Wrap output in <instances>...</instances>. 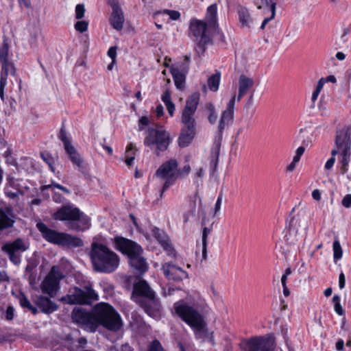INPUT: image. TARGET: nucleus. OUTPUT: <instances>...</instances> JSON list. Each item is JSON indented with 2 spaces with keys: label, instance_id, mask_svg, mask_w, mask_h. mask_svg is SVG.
<instances>
[{
  "label": "nucleus",
  "instance_id": "nucleus-1",
  "mask_svg": "<svg viewBox=\"0 0 351 351\" xmlns=\"http://www.w3.org/2000/svg\"><path fill=\"white\" fill-rule=\"evenodd\" d=\"M88 255L93 271L96 272L110 274L119 265V256L104 243L92 242Z\"/></svg>",
  "mask_w": 351,
  "mask_h": 351
},
{
  "label": "nucleus",
  "instance_id": "nucleus-2",
  "mask_svg": "<svg viewBox=\"0 0 351 351\" xmlns=\"http://www.w3.org/2000/svg\"><path fill=\"white\" fill-rule=\"evenodd\" d=\"M115 249L128 258L132 268L136 273L143 274L148 269V264L143 256V249L136 242L121 236H117L113 239Z\"/></svg>",
  "mask_w": 351,
  "mask_h": 351
},
{
  "label": "nucleus",
  "instance_id": "nucleus-3",
  "mask_svg": "<svg viewBox=\"0 0 351 351\" xmlns=\"http://www.w3.org/2000/svg\"><path fill=\"white\" fill-rule=\"evenodd\" d=\"M176 314L193 330L197 339L207 335V324L203 315L193 306L180 301L173 305Z\"/></svg>",
  "mask_w": 351,
  "mask_h": 351
},
{
  "label": "nucleus",
  "instance_id": "nucleus-4",
  "mask_svg": "<svg viewBox=\"0 0 351 351\" xmlns=\"http://www.w3.org/2000/svg\"><path fill=\"white\" fill-rule=\"evenodd\" d=\"M199 101V94L193 93L186 101L182 114V122L184 125L178 138L180 147H186L192 142L195 135V119L194 114Z\"/></svg>",
  "mask_w": 351,
  "mask_h": 351
},
{
  "label": "nucleus",
  "instance_id": "nucleus-5",
  "mask_svg": "<svg viewBox=\"0 0 351 351\" xmlns=\"http://www.w3.org/2000/svg\"><path fill=\"white\" fill-rule=\"evenodd\" d=\"M95 325L102 326L108 330L117 332L123 326V321L116 309L108 303H99L95 306Z\"/></svg>",
  "mask_w": 351,
  "mask_h": 351
},
{
  "label": "nucleus",
  "instance_id": "nucleus-6",
  "mask_svg": "<svg viewBox=\"0 0 351 351\" xmlns=\"http://www.w3.org/2000/svg\"><path fill=\"white\" fill-rule=\"evenodd\" d=\"M36 228L40 232L43 238L51 244L67 248L80 247L84 245V241L80 237L51 229L43 222L37 223Z\"/></svg>",
  "mask_w": 351,
  "mask_h": 351
},
{
  "label": "nucleus",
  "instance_id": "nucleus-7",
  "mask_svg": "<svg viewBox=\"0 0 351 351\" xmlns=\"http://www.w3.org/2000/svg\"><path fill=\"white\" fill-rule=\"evenodd\" d=\"M235 99L236 97L233 95L221 115L218 125L219 138L215 140L210 150V167L213 169H216L219 161L222 132L227 126L232 123L234 119Z\"/></svg>",
  "mask_w": 351,
  "mask_h": 351
},
{
  "label": "nucleus",
  "instance_id": "nucleus-8",
  "mask_svg": "<svg viewBox=\"0 0 351 351\" xmlns=\"http://www.w3.org/2000/svg\"><path fill=\"white\" fill-rule=\"evenodd\" d=\"M350 132L349 128H343L337 132L335 139V148L331 152V157L340 154L339 162L341 163V171L345 173L348 171V166L350 162Z\"/></svg>",
  "mask_w": 351,
  "mask_h": 351
},
{
  "label": "nucleus",
  "instance_id": "nucleus-9",
  "mask_svg": "<svg viewBox=\"0 0 351 351\" xmlns=\"http://www.w3.org/2000/svg\"><path fill=\"white\" fill-rule=\"evenodd\" d=\"M221 204V199H217V202L214 205V208H213L212 205L209 202H206V201H202V199H199V206L198 209V213L199 215L202 217V226H204L202 230V257L204 260L206 259L207 256V245H208V236L210 234L213 230V223L210 225V227H206V213L212 215L213 217H215L217 213L220 210Z\"/></svg>",
  "mask_w": 351,
  "mask_h": 351
},
{
  "label": "nucleus",
  "instance_id": "nucleus-10",
  "mask_svg": "<svg viewBox=\"0 0 351 351\" xmlns=\"http://www.w3.org/2000/svg\"><path fill=\"white\" fill-rule=\"evenodd\" d=\"M65 208V220L66 226L70 230L84 232L90 226V218L73 204L63 205Z\"/></svg>",
  "mask_w": 351,
  "mask_h": 351
},
{
  "label": "nucleus",
  "instance_id": "nucleus-11",
  "mask_svg": "<svg viewBox=\"0 0 351 351\" xmlns=\"http://www.w3.org/2000/svg\"><path fill=\"white\" fill-rule=\"evenodd\" d=\"M190 34L197 42L198 49L203 53L205 51L204 46L210 43L215 28H210V25L206 22L197 19H192L189 25Z\"/></svg>",
  "mask_w": 351,
  "mask_h": 351
},
{
  "label": "nucleus",
  "instance_id": "nucleus-12",
  "mask_svg": "<svg viewBox=\"0 0 351 351\" xmlns=\"http://www.w3.org/2000/svg\"><path fill=\"white\" fill-rule=\"evenodd\" d=\"M170 141L169 134L162 128H149L144 144L151 149H155L156 155L159 156L160 152L167 149Z\"/></svg>",
  "mask_w": 351,
  "mask_h": 351
},
{
  "label": "nucleus",
  "instance_id": "nucleus-13",
  "mask_svg": "<svg viewBox=\"0 0 351 351\" xmlns=\"http://www.w3.org/2000/svg\"><path fill=\"white\" fill-rule=\"evenodd\" d=\"M98 295L91 287H85V290L75 287L71 294L61 298V301L69 304H89L97 300Z\"/></svg>",
  "mask_w": 351,
  "mask_h": 351
},
{
  "label": "nucleus",
  "instance_id": "nucleus-14",
  "mask_svg": "<svg viewBox=\"0 0 351 351\" xmlns=\"http://www.w3.org/2000/svg\"><path fill=\"white\" fill-rule=\"evenodd\" d=\"M178 161L176 159L171 158L162 163L156 170V175L157 176L166 179L163 185V189H167L178 180Z\"/></svg>",
  "mask_w": 351,
  "mask_h": 351
},
{
  "label": "nucleus",
  "instance_id": "nucleus-15",
  "mask_svg": "<svg viewBox=\"0 0 351 351\" xmlns=\"http://www.w3.org/2000/svg\"><path fill=\"white\" fill-rule=\"evenodd\" d=\"M275 348V338L272 335L258 336L248 339L244 351H273Z\"/></svg>",
  "mask_w": 351,
  "mask_h": 351
},
{
  "label": "nucleus",
  "instance_id": "nucleus-16",
  "mask_svg": "<svg viewBox=\"0 0 351 351\" xmlns=\"http://www.w3.org/2000/svg\"><path fill=\"white\" fill-rule=\"evenodd\" d=\"M71 318L75 324L95 328V307L92 311H88L82 307H75L71 313Z\"/></svg>",
  "mask_w": 351,
  "mask_h": 351
},
{
  "label": "nucleus",
  "instance_id": "nucleus-17",
  "mask_svg": "<svg viewBox=\"0 0 351 351\" xmlns=\"http://www.w3.org/2000/svg\"><path fill=\"white\" fill-rule=\"evenodd\" d=\"M136 302L144 311L152 317L159 316L161 310V303L156 294L148 298H139Z\"/></svg>",
  "mask_w": 351,
  "mask_h": 351
},
{
  "label": "nucleus",
  "instance_id": "nucleus-18",
  "mask_svg": "<svg viewBox=\"0 0 351 351\" xmlns=\"http://www.w3.org/2000/svg\"><path fill=\"white\" fill-rule=\"evenodd\" d=\"M108 3L112 8L110 23L114 29L121 31L123 27L125 18L119 0H108Z\"/></svg>",
  "mask_w": 351,
  "mask_h": 351
},
{
  "label": "nucleus",
  "instance_id": "nucleus-19",
  "mask_svg": "<svg viewBox=\"0 0 351 351\" xmlns=\"http://www.w3.org/2000/svg\"><path fill=\"white\" fill-rule=\"evenodd\" d=\"M22 180L9 178L5 186V194L8 197H17L27 195L29 188L21 184Z\"/></svg>",
  "mask_w": 351,
  "mask_h": 351
},
{
  "label": "nucleus",
  "instance_id": "nucleus-20",
  "mask_svg": "<svg viewBox=\"0 0 351 351\" xmlns=\"http://www.w3.org/2000/svg\"><path fill=\"white\" fill-rule=\"evenodd\" d=\"M186 63H183L182 65H176L171 67V73L172 74L175 85L179 88L182 89L185 83V75L189 70V63L190 58L188 56H185Z\"/></svg>",
  "mask_w": 351,
  "mask_h": 351
},
{
  "label": "nucleus",
  "instance_id": "nucleus-21",
  "mask_svg": "<svg viewBox=\"0 0 351 351\" xmlns=\"http://www.w3.org/2000/svg\"><path fill=\"white\" fill-rule=\"evenodd\" d=\"M162 270L169 280L179 282L188 278V274L184 270L171 263H165Z\"/></svg>",
  "mask_w": 351,
  "mask_h": 351
},
{
  "label": "nucleus",
  "instance_id": "nucleus-22",
  "mask_svg": "<svg viewBox=\"0 0 351 351\" xmlns=\"http://www.w3.org/2000/svg\"><path fill=\"white\" fill-rule=\"evenodd\" d=\"M0 64L1 65L0 81L7 82L8 73L15 75L16 70L12 62L8 60V49L3 47L0 50Z\"/></svg>",
  "mask_w": 351,
  "mask_h": 351
},
{
  "label": "nucleus",
  "instance_id": "nucleus-23",
  "mask_svg": "<svg viewBox=\"0 0 351 351\" xmlns=\"http://www.w3.org/2000/svg\"><path fill=\"white\" fill-rule=\"evenodd\" d=\"M156 293L151 289L145 280H140L133 285L132 298L138 300L139 298H148Z\"/></svg>",
  "mask_w": 351,
  "mask_h": 351
},
{
  "label": "nucleus",
  "instance_id": "nucleus-24",
  "mask_svg": "<svg viewBox=\"0 0 351 351\" xmlns=\"http://www.w3.org/2000/svg\"><path fill=\"white\" fill-rule=\"evenodd\" d=\"M152 232L154 238L158 241L163 250L166 251L168 254L171 255L172 254H175V250L172 246L171 242L169 237L163 230L154 227Z\"/></svg>",
  "mask_w": 351,
  "mask_h": 351
},
{
  "label": "nucleus",
  "instance_id": "nucleus-25",
  "mask_svg": "<svg viewBox=\"0 0 351 351\" xmlns=\"http://www.w3.org/2000/svg\"><path fill=\"white\" fill-rule=\"evenodd\" d=\"M15 215L11 206L0 208V232L13 227Z\"/></svg>",
  "mask_w": 351,
  "mask_h": 351
},
{
  "label": "nucleus",
  "instance_id": "nucleus-26",
  "mask_svg": "<svg viewBox=\"0 0 351 351\" xmlns=\"http://www.w3.org/2000/svg\"><path fill=\"white\" fill-rule=\"evenodd\" d=\"M36 304L40 308L41 312L45 314H50L58 308V305L51 301L49 298L39 295L35 300Z\"/></svg>",
  "mask_w": 351,
  "mask_h": 351
},
{
  "label": "nucleus",
  "instance_id": "nucleus-27",
  "mask_svg": "<svg viewBox=\"0 0 351 351\" xmlns=\"http://www.w3.org/2000/svg\"><path fill=\"white\" fill-rule=\"evenodd\" d=\"M253 86L254 80L252 78L248 77L245 75H241L239 78V93L237 100L240 101V99L253 87Z\"/></svg>",
  "mask_w": 351,
  "mask_h": 351
},
{
  "label": "nucleus",
  "instance_id": "nucleus-28",
  "mask_svg": "<svg viewBox=\"0 0 351 351\" xmlns=\"http://www.w3.org/2000/svg\"><path fill=\"white\" fill-rule=\"evenodd\" d=\"M1 249L3 252L19 253L25 252L28 249V246L25 244L23 239L17 238L11 243H5Z\"/></svg>",
  "mask_w": 351,
  "mask_h": 351
},
{
  "label": "nucleus",
  "instance_id": "nucleus-29",
  "mask_svg": "<svg viewBox=\"0 0 351 351\" xmlns=\"http://www.w3.org/2000/svg\"><path fill=\"white\" fill-rule=\"evenodd\" d=\"M64 277L60 267L57 265H53L45 280L59 287L60 282Z\"/></svg>",
  "mask_w": 351,
  "mask_h": 351
},
{
  "label": "nucleus",
  "instance_id": "nucleus-30",
  "mask_svg": "<svg viewBox=\"0 0 351 351\" xmlns=\"http://www.w3.org/2000/svg\"><path fill=\"white\" fill-rule=\"evenodd\" d=\"M217 7L215 3L210 5L207 8V13L206 16V23L210 25V28H215V29L218 25L217 21Z\"/></svg>",
  "mask_w": 351,
  "mask_h": 351
},
{
  "label": "nucleus",
  "instance_id": "nucleus-31",
  "mask_svg": "<svg viewBox=\"0 0 351 351\" xmlns=\"http://www.w3.org/2000/svg\"><path fill=\"white\" fill-rule=\"evenodd\" d=\"M59 189L63 191H65L66 194H70V192L68 189H65L64 186L60 185V184H48L43 186L42 187V191L43 192V195L46 196H52V197H54V196L60 195L57 192L55 191L56 189Z\"/></svg>",
  "mask_w": 351,
  "mask_h": 351
},
{
  "label": "nucleus",
  "instance_id": "nucleus-32",
  "mask_svg": "<svg viewBox=\"0 0 351 351\" xmlns=\"http://www.w3.org/2000/svg\"><path fill=\"white\" fill-rule=\"evenodd\" d=\"M238 14L241 26L243 27H250L252 20L247 9L244 7H240L238 10Z\"/></svg>",
  "mask_w": 351,
  "mask_h": 351
},
{
  "label": "nucleus",
  "instance_id": "nucleus-33",
  "mask_svg": "<svg viewBox=\"0 0 351 351\" xmlns=\"http://www.w3.org/2000/svg\"><path fill=\"white\" fill-rule=\"evenodd\" d=\"M58 289V286L45 280H43L41 285V289L43 293L47 294L50 297L55 296Z\"/></svg>",
  "mask_w": 351,
  "mask_h": 351
},
{
  "label": "nucleus",
  "instance_id": "nucleus-34",
  "mask_svg": "<svg viewBox=\"0 0 351 351\" xmlns=\"http://www.w3.org/2000/svg\"><path fill=\"white\" fill-rule=\"evenodd\" d=\"M134 146L132 143H130L126 148V151L125 153V162L128 166L130 167L133 165L134 159H135V150Z\"/></svg>",
  "mask_w": 351,
  "mask_h": 351
},
{
  "label": "nucleus",
  "instance_id": "nucleus-35",
  "mask_svg": "<svg viewBox=\"0 0 351 351\" xmlns=\"http://www.w3.org/2000/svg\"><path fill=\"white\" fill-rule=\"evenodd\" d=\"M188 210L183 214L184 222L189 221L191 216H193L196 209V202L195 199H189L188 201Z\"/></svg>",
  "mask_w": 351,
  "mask_h": 351
},
{
  "label": "nucleus",
  "instance_id": "nucleus-36",
  "mask_svg": "<svg viewBox=\"0 0 351 351\" xmlns=\"http://www.w3.org/2000/svg\"><path fill=\"white\" fill-rule=\"evenodd\" d=\"M206 108L208 112V121L211 124L215 123L217 121V114L215 110L214 105L211 103L207 104L206 106Z\"/></svg>",
  "mask_w": 351,
  "mask_h": 351
},
{
  "label": "nucleus",
  "instance_id": "nucleus-37",
  "mask_svg": "<svg viewBox=\"0 0 351 351\" xmlns=\"http://www.w3.org/2000/svg\"><path fill=\"white\" fill-rule=\"evenodd\" d=\"M220 77L218 74H215L208 79V86L210 90L217 91L219 88Z\"/></svg>",
  "mask_w": 351,
  "mask_h": 351
},
{
  "label": "nucleus",
  "instance_id": "nucleus-38",
  "mask_svg": "<svg viewBox=\"0 0 351 351\" xmlns=\"http://www.w3.org/2000/svg\"><path fill=\"white\" fill-rule=\"evenodd\" d=\"M333 252H334V260L337 261L341 258L343 252L340 243L338 239H335L333 242Z\"/></svg>",
  "mask_w": 351,
  "mask_h": 351
},
{
  "label": "nucleus",
  "instance_id": "nucleus-39",
  "mask_svg": "<svg viewBox=\"0 0 351 351\" xmlns=\"http://www.w3.org/2000/svg\"><path fill=\"white\" fill-rule=\"evenodd\" d=\"M332 302L334 303V308L335 312L339 315H343L345 311L340 303V297L338 295H335L332 298Z\"/></svg>",
  "mask_w": 351,
  "mask_h": 351
},
{
  "label": "nucleus",
  "instance_id": "nucleus-40",
  "mask_svg": "<svg viewBox=\"0 0 351 351\" xmlns=\"http://www.w3.org/2000/svg\"><path fill=\"white\" fill-rule=\"evenodd\" d=\"M52 217L55 220L64 221L65 220V208H62V206L53 214Z\"/></svg>",
  "mask_w": 351,
  "mask_h": 351
},
{
  "label": "nucleus",
  "instance_id": "nucleus-41",
  "mask_svg": "<svg viewBox=\"0 0 351 351\" xmlns=\"http://www.w3.org/2000/svg\"><path fill=\"white\" fill-rule=\"evenodd\" d=\"M190 171H191V167L189 165H186L181 169L178 168V170H177L178 180L186 177V176L189 175Z\"/></svg>",
  "mask_w": 351,
  "mask_h": 351
},
{
  "label": "nucleus",
  "instance_id": "nucleus-42",
  "mask_svg": "<svg viewBox=\"0 0 351 351\" xmlns=\"http://www.w3.org/2000/svg\"><path fill=\"white\" fill-rule=\"evenodd\" d=\"M9 256L10 261L17 265L21 263V255L19 253L12 252H5Z\"/></svg>",
  "mask_w": 351,
  "mask_h": 351
},
{
  "label": "nucleus",
  "instance_id": "nucleus-43",
  "mask_svg": "<svg viewBox=\"0 0 351 351\" xmlns=\"http://www.w3.org/2000/svg\"><path fill=\"white\" fill-rule=\"evenodd\" d=\"M88 23L86 21H80L75 24V29L81 33L86 32L88 29Z\"/></svg>",
  "mask_w": 351,
  "mask_h": 351
},
{
  "label": "nucleus",
  "instance_id": "nucleus-44",
  "mask_svg": "<svg viewBox=\"0 0 351 351\" xmlns=\"http://www.w3.org/2000/svg\"><path fill=\"white\" fill-rule=\"evenodd\" d=\"M162 12H163V14L168 15L169 16V18L173 21L178 20L180 17V13L176 10L166 9V10H164Z\"/></svg>",
  "mask_w": 351,
  "mask_h": 351
},
{
  "label": "nucleus",
  "instance_id": "nucleus-45",
  "mask_svg": "<svg viewBox=\"0 0 351 351\" xmlns=\"http://www.w3.org/2000/svg\"><path fill=\"white\" fill-rule=\"evenodd\" d=\"M85 8L83 4H77L75 7V18L81 19L84 16Z\"/></svg>",
  "mask_w": 351,
  "mask_h": 351
},
{
  "label": "nucleus",
  "instance_id": "nucleus-46",
  "mask_svg": "<svg viewBox=\"0 0 351 351\" xmlns=\"http://www.w3.org/2000/svg\"><path fill=\"white\" fill-rule=\"evenodd\" d=\"M148 351H165L163 348L162 347L161 343L157 339L154 340L149 348Z\"/></svg>",
  "mask_w": 351,
  "mask_h": 351
},
{
  "label": "nucleus",
  "instance_id": "nucleus-47",
  "mask_svg": "<svg viewBox=\"0 0 351 351\" xmlns=\"http://www.w3.org/2000/svg\"><path fill=\"white\" fill-rule=\"evenodd\" d=\"M20 305L23 308H28L32 304L29 301L28 298L25 296L23 293H21L20 296L19 298Z\"/></svg>",
  "mask_w": 351,
  "mask_h": 351
},
{
  "label": "nucleus",
  "instance_id": "nucleus-48",
  "mask_svg": "<svg viewBox=\"0 0 351 351\" xmlns=\"http://www.w3.org/2000/svg\"><path fill=\"white\" fill-rule=\"evenodd\" d=\"M69 158L74 165H77L78 167H82V159L81 158L77 152H75L73 155L69 156Z\"/></svg>",
  "mask_w": 351,
  "mask_h": 351
},
{
  "label": "nucleus",
  "instance_id": "nucleus-49",
  "mask_svg": "<svg viewBox=\"0 0 351 351\" xmlns=\"http://www.w3.org/2000/svg\"><path fill=\"white\" fill-rule=\"evenodd\" d=\"M150 123L149 119L146 116L141 117L138 120V130L142 131L145 126H147Z\"/></svg>",
  "mask_w": 351,
  "mask_h": 351
},
{
  "label": "nucleus",
  "instance_id": "nucleus-50",
  "mask_svg": "<svg viewBox=\"0 0 351 351\" xmlns=\"http://www.w3.org/2000/svg\"><path fill=\"white\" fill-rule=\"evenodd\" d=\"M41 158L50 167L52 171H53V160L52 157L48 153H42Z\"/></svg>",
  "mask_w": 351,
  "mask_h": 351
},
{
  "label": "nucleus",
  "instance_id": "nucleus-51",
  "mask_svg": "<svg viewBox=\"0 0 351 351\" xmlns=\"http://www.w3.org/2000/svg\"><path fill=\"white\" fill-rule=\"evenodd\" d=\"M64 147L69 156H71V155H73L75 152H77V150L71 143V142L66 143V144L64 145Z\"/></svg>",
  "mask_w": 351,
  "mask_h": 351
},
{
  "label": "nucleus",
  "instance_id": "nucleus-52",
  "mask_svg": "<svg viewBox=\"0 0 351 351\" xmlns=\"http://www.w3.org/2000/svg\"><path fill=\"white\" fill-rule=\"evenodd\" d=\"M261 3L269 7L270 11H276V0H261Z\"/></svg>",
  "mask_w": 351,
  "mask_h": 351
},
{
  "label": "nucleus",
  "instance_id": "nucleus-53",
  "mask_svg": "<svg viewBox=\"0 0 351 351\" xmlns=\"http://www.w3.org/2000/svg\"><path fill=\"white\" fill-rule=\"evenodd\" d=\"M14 308L12 306H9L5 311V319L8 321H11L14 319Z\"/></svg>",
  "mask_w": 351,
  "mask_h": 351
},
{
  "label": "nucleus",
  "instance_id": "nucleus-54",
  "mask_svg": "<svg viewBox=\"0 0 351 351\" xmlns=\"http://www.w3.org/2000/svg\"><path fill=\"white\" fill-rule=\"evenodd\" d=\"M318 109L322 116H328L330 114L329 110L324 105L322 100L320 101L318 105Z\"/></svg>",
  "mask_w": 351,
  "mask_h": 351
},
{
  "label": "nucleus",
  "instance_id": "nucleus-55",
  "mask_svg": "<svg viewBox=\"0 0 351 351\" xmlns=\"http://www.w3.org/2000/svg\"><path fill=\"white\" fill-rule=\"evenodd\" d=\"M304 151H305V149L302 146L299 147L297 149L296 152H295V156L293 157V159L295 162H298L300 161V157L304 154Z\"/></svg>",
  "mask_w": 351,
  "mask_h": 351
},
{
  "label": "nucleus",
  "instance_id": "nucleus-56",
  "mask_svg": "<svg viewBox=\"0 0 351 351\" xmlns=\"http://www.w3.org/2000/svg\"><path fill=\"white\" fill-rule=\"evenodd\" d=\"M161 99L165 104L171 102L170 91L167 89L165 90L162 95Z\"/></svg>",
  "mask_w": 351,
  "mask_h": 351
},
{
  "label": "nucleus",
  "instance_id": "nucleus-57",
  "mask_svg": "<svg viewBox=\"0 0 351 351\" xmlns=\"http://www.w3.org/2000/svg\"><path fill=\"white\" fill-rule=\"evenodd\" d=\"M108 56L113 60V62L116 61L117 56V47H111L108 51Z\"/></svg>",
  "mask_w": 351,
  "mask_h": 351
},
{
  "label": "nucleus",
  "instance_id": "nucleus-58",
  "mask_svg": "<svg viewBox=\"0 0 351 351\" xmlns=\"http://www.w3.org/2000/svg\"><path fill=\"white\" fill-rule=\"evenodd\" d=\"M275 15H276V11H274V13H273V11H271V16L269 17H267L265 18L263 21L262 22V24L261 25V29H263L266 25L271 21L272 20L274 17H275Z\"/></svg>",
  "mask_w": 351,
  "mask_h": 351
},
{
  "label": "nucleus",
  "instance_id": "nucleus-59",
  "mask_svg": "<svg viewBox=\"0 0 351 351\" xmlns=\"http://www.w3.org/2000/svg\"><path fill=\"white\" fill-rule=\"evenodd\" d=\"M60 138L63 142L64 145L66 144V143H70L65 130L63 129V128H61L60 132Z\"/></svg>",
  "mask_w": 351,
  "mask_h": 351
},
{
  "label": "nucleus",
  "instance_id": "nucleus-60",
  "mask_svg": "<svg viewBox=\"0 0 351 351\" xmlns=\"http://www.w3.org/2000/svg\"><path fill=\"white\" fill-rule=\"evenodd\" d=\"M165 106H166L167 110L169 115L171 117H173V114H174V110H175V105L173 104V103L171 101L168 104H166Z\"/></svg>",
  "mask_w": 351,
  "mask_h": 351
},
{
  "label": "nucleus",
  "instance_id": "nucleus-61",
  "mask_svg": "<svg viewBox=\"0 0 351 351\" xmlns=\"http://www.w3.org/2000/svg\"><path fill=\"white\" fill-rule=\"evenodd\" d=\"M346 284V278L343 272L339 274V287L341 289L344 288Z\"/></svg>",
  "mask_w": 351,
  "mask_h": 351
},
{
  "label": "nucleus",
  "instance_id": "nucleus-62",
  "mask_svg": "<svg viewBox=\"0 0 351 351\" xmlns=\"http://www.w3.org/2000/svg\"><path fill=\"white\" fill-rule=\"evenodd\" d=\"M253 103H254V95L251 94L245 104V108L250 109L252 106Z\"/></svg>",
  "mask_w": 351,
  "mask_h": 351
},
{
  "label": "nucleus",
  "instance_id": "nucleus-63",
  "mask_svg": "<svg viewBox=\"0 0 351 351\" xmlns=\"http://www.w3.org/2000/svg\"><path fill=\"white\" fill-rule=\"evenodd\" d=\"M335 158H334V157H331L330 159H328L325 164V169H328V170L330 169L332 167V166L335 163Z\"/></svg>",
  "mask_w": 351,
  "mask_h": 351
},
{
  "label": "nucleus",
  "instance_id": "nucleus-64",
  "mask_svg": "<svg viewBox=\"0 0 351 351\" xmlns=\"http://www.w3.org/2000/svg\"><path fill=\"white\" fill-rule=\"evenodd\" d=\"M119 351H134V349L129 345V343H125L121 345Z\"/></svg>",
  "mask_w": 351,
  "mask_h": 351
}]
</instances>
